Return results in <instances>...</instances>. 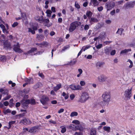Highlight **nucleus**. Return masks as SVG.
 Returning a JSON list of instances; mask_svg holds the SVG:
<instances>
[{
	"mask_svg": "<svg viewBox=\"0 0 135 135\" xmlns=\"http://www.w3.org/2000/svg\"><path fill=\"white\" fill-rule=\"evenodd\" d=\"M102 97L103 101L100 102V104L103 106L108 105L111 98L110 93L108 91L105 92L102 94Z\"/></svg>",
	"mask_w": 135,
	"mask_h": 135,
	"instance_id": "f257e3e1",
	"label": "nucleus"
},
{
	"mask_svg": "<svg viewBox=\"0 0 135 135\" xmlns=\"http://www.w3.org/2000/svg\"><path fill=\"white\" fill-rule=\"evenodd\" d=\"M89 98V94L87 93L84 92L83 93L79 98L78 100V102L81 103L85 102Z\"/></svg>",
	"mask_w": 135,
	"mask_h": 135,
	"instance_id": "f03ea898",
	"label": "nucleus"
},
{
	"mask_svg": "<svg viewBox=\"0 0 135 135\" xmlns=\"http://www.w3.org/2000/svg\"><path fill=\"white\" fill-rule=\"evenodd\" d=\"M81 24L80 22L75 21L70 24V26L69 28V30L70 32H72L74 31L77 27H78Z\"/></svg>",
	"mask_w": 135,
	"mask_h": 135,
	"instance_id": "7ed1b4c3",
	"label": "nucleus"
},
{
	"mask_svg": "<svg viewBox=\"0 0 135 135\" xmlns=\"http://www.w3.org/2000/svg\"><path fill=\"white\" fill-rule=\"evenodd\" d=\"M132 88L130 89H128L124 92L125 98L127 100L130 99L132 96Z\"/></svg>",
	"mask_w": 135,
	"mask_h": 135,
	"instance_id": "20e7f679",
	"label": "nucleus"
},
{
	"mask_svg": "<svg viewBox=\"0 0 135 135\" xmlns=\"http://www.w3.org/2000/svg\"><path fill=\"white\" fill-rule=\"evenodd\" d=\"M115 4V2L113 1L106 2L105 6L107 11L110 10L113 8L114 7Z\"/></svg>",
	"mask_w": 135,
	"mask_h": 135,
	"instance_id": "39448f33",
	"label": "nucleus"
},
{
	"mask_svg": "<svg viewBox=\"0 0 135 135\" xmlns=\"http://www.w3.org/2000/svg\"><path fill=\"white\" fill-rule=\"evenodd\" d=\"M135 4V1H130L127 3L125 4V8L126 9L128 8H133Z\"/></svg>",
	"mask_w": 135,
	"mask_h": 135,
	"instance_id": "423d86ee",
	"label": "nucleus"
},
{
	"mask_svg": "<svg viewBox=\"0 0 135 135\" xmlns=\"http://www.w3.org/2000/svg\"><path fill=\"white\" fill-rule=\"evenodd\" d=\"M98 79L100 82L103 83L107 79V77L105 75L102 74L98 77Z\"/></svg>",
	"mask_w": 135,
	"mask_h": 135,
	"instance_id": "0eeeda50",
	"label": "nucleus"
},
{
	"mask_svg": "<svg viewBox=\"0 0 135 135\" xmlns=\"http://www.w3.org/2000/svg\"><path fill=\"white\" fill-rule=\"evenodd\" d=\"M49 100V98L43 95L41 97L40 101L43 105H45L47 104V102Z\"/></svg>",
	"mask_w": 135,
	"mask_h": 135,
	"instance_id": "6e6552de",
	"label": "nucleus"
},
{
	"mask_svg": "<svg viewBox=\"0 0 135 135\" xmlns=\"http://www.w3.org/2000/svg\"><path fill=\"white\" fill-rule=\"evenodd\" d=\"M20 46L19 43H17L16 45H14L13 48V50L16 52L18 53H21L23 51L22 50L20 49Z\"/></svg>",
	"mask_w": 135,
	"mask_h": 135,
	"instance_id": "1a4fd4ad",
	"label": "nucleus"
},
{
	"mask_svg": "<svg viewBox=\"0 0 135 135\" xmlns=\"http://www.w3.org/2000/svg\"><path fill=\"white\" fill-rule=\"evenodd\" d=\"M21 123H22L25 125L31 124L32 122L28 119L26 118H24V119L21 120L20 121Z\"/></svg>",
	"mask_w": 135,
	"mask_h": 135,
	"instance_id": "9d476101",
	"label": "nucleus"
},
{
	"mask_svg": "<svg viewBox=\"0 0 135 135\" xmlns=\"http://www.w3.org/2000/svg\"><path fill=\"white\" fill-rule=\"evenodd\" d=\"M70 88L73 90H81L82 87L79 85H76L74 84L71 85L70 86Z\"/></svg>",
	"mask_w": 135,
	"mask_h": 135,
	"instance_id": "9b49d317",
	"label": "nucleus"
},
{
	"mask_svg": "<svg viewBox=\"0 0 135 135\" xmlns=\"http://www.w3.org/2000/svg\"><path fill=\"white\" fill-rule=\"evenodd\" d=\"M22 106L24 109H27L28 107V103H27V100H23L21 102Z\"/></svg>",
	"mask_w": 135,
	"mask_h": 135,
	"instance_id": "f8f14e48",
	"label": "nucleus"
},
{
	"mask_svg": "<svg viewBox=\"0 0 135 135\" xmlns=\"http://www.w3.org/2000/svg\"><path fill=\"white\" fill-rule=\"evenodd\" d=\"M4 47L5 49H10L11 48L10 43L7 41L4 42Z\"/></svg>",
	"mask_w": 135,
	"mask_h": 135,
	"instance_id": "ddd939ff",
	"label": "nucleus"
},
{
	"mask_svg": "<svg viewBox=\"0 0 135 135\" xmlns=\"http://www.w3.org/2000/svg\"><path fill=\"white\" fill-rule=\"evenodd\" d=\"M39 127L38 126H35L31 127L29 129V132L30 133L35 132L37 131Z\"/></svg>",
	"mask_w": 135,
	"mask_h": 135,
	"instance_id": "4468645a",
	"label": "nucleus"
},
{
	"mask_svg": "<svg viewBox=\"0 0 135 135\" xmlns=\"http://www.w3.org/2000/svg\"><path fill=\"white\" fill-rule=\"evenodd\" d=\"M105 64L104 62L98 61L96 64V66L97 68L99 69L103 67V65Z\"/></svg>",
	"mask_w": 135,
	"mask_h": 135,
	"instance_id": "2eb2a0df",
	"label": "nucleus"
},
{
	"mask_svg": "<svg viewBox=\"0 0 135 135\" xmlns=\"http://www.w3.org/2000/svg\"><path fill=\"white\" fill-rule=\"evenodd\" d=\"M43 17L42 16H37L35 17V20L40 23L42 22Z\"/></svg>",
	"mask_w": 135,
	"mask_h": 135,
	"instance_id": "dca6fc26",
	"label": "nucleus"
},
{
	"mask_svg": "<svg viewBox=\"0 0 135 135\" xmlns=\"http://www.w3.org/2000/svg\"><path fill=\"white\" fill-rule=\"evenodd\" d=\"M25 81L28 84L33 83V79L32 78H30L29 79H25Z\"/></svg>",
	"mask_w": 135,
	"mask_h": 135,
	"instance_id": "f3484780",
	"label": "nucleus"
},
{
	"mask_svg": "<svg viewBox=\"0 0 135 135\" xmlns=\"http://www.w3.org/2000/svg\"><path fill=\"white\" fill-rule=\"evenodd\" d=\"M0 92H1L2 94L4 95H8L9 94L8 91V90L3 89L2 88H1L0 89Z\"/></svg>",
	"mask_w": 135,
	"mask_h": 135,
	"instance_id": "a211bd4d",
	"label": "nucleus"
},
{
	"mask_svg": "<svg viewBox=\"0 0 135 135\" xmlns=\"http://www.w3.org/2000/svg\"><path fill=\"white\" fill-rule=\"evenodd\" d=\"M75 131H76L78 130H79L81 131L83 129V127L81 126V124H78V125L77 126H75Z\"/></svg>",
	"mask_w": 135,
	"mask_h": 135,
	"instance_id": "6ab92c4d",
	"label": "nucleus"
},
{
	"mask_svg": "<svg viewBox=\"0 0 135 135\" xmlns=\"http://www.w3.org/2000/svg\"><path fill=\"white\" fill-rule=\"evenodd\" d=\"M124 31V29L122 28H118L117 31L116 33L120 34L121 36L123 35L124 34L123 33V32Z\"/></svg>",
	"mask_w": 135,
	"mask_h": 135,
	"instance_id": "aec40b11",
	"label": "nucleus"
},
{
	"mask_svg": "<svg viewBox=\"0 0 135 135\" xmlns=\"http://www.w3.org/2000/svg\"><path fill=\"white\" fill-rule=\"evenodd\" d=\"M0 27L2 29L3 32L4 33H8V31L6 30L5 26L3 24H0Z\"/></svg>",
	"mask_w": 135,
	"mask_h": 135,
	"instance_id": "412c9836",
	"label": "nucleus"
},
{
	"mask_svg": "<svg viewBox=\"0 0 135 135\" xmlns=\"http://www.w3.org/2000/svg\"><path fill=\"white\" fill-rule=\"evenodd\" d=\"M42 85L41 83L38 82L34 85L33 88L35 89H37V88L42 86Z\"/></svg>",
	"mask_w": 135,
	"mask_h": 135,
	"instance_id": "4be33fe9",
	"label": "nucleus"
},
{
	"mask_svg": "<svg viewBox=\"0 0 135 135\" xmlns=\"http://www.w3.org/2000/svg\"><path fill=\"white\" fill-rule=\"evenodd\" d=\"M104 23L103 22L98 23L96 25V28L98 29L104 26Z\"/></svg>",
	"mask_w": 135,
	"mask_h": 135,
	"instance_id": "5701e85b",
	"label": "nucleus"
},
{
	"mask_svg": "<svg viewBox=\"0 0 135 135\" xmlns=\"http://www.w3.org/2000/svg\"><path fill=\"white\" fill-rule=\"evenodd\" d=\"M36 38L38 40L41 41L43 40L44 37L43 35H42L37 34Z\"/></svg>",
	"mask_w": 135,
	"mask_h": 135,
	"instance_id": "b1692460",
	"label": "nucleus"
},
{
	"mask_svg": "<svg viewBox=\"0 0 135 135\" xmlns=\"http://www.w3.org/2000/svg\"><path fill=\"white\" fill-rule=\"evenodd\" d=\"M111 51L110 48L106 47L104 49V53L107 55H109Z\"/></svg>",
	"mask_w": 135,
	"mask_h": 135,
	"instance_id": "393cba45",
	"label": "nucleus"
},
{
	"mask_svg": "<svg viewBox=\"0 0 135 135\" xmlns=\"http://www.w3.org/2000/svg\"><path fill=\"white\" fill-rule=\"evenodd\" d=\"M27 103H28L29 104H30L31 105H34L35 104L36 102L35 99H31V100L27 99Z\"/></svg>",
	"mask_w": 135,
	"mask_h": 135,
	"instance_id": "a878e982",
	"label": "nucleus"
},
{
	"mask_svg": "<svg viewBox=\"0 0 135 135\" xmlns=\"http://www.w3.org/2000/svg\"><path fill=\"white\" fill-rule=\"evenodd\" d=\"M91 2L93 4L94 6H97L99 4L97 0H91Z\"/></svg>",
	"mask_w": 135,
	"mask_h": 135,
	"instance_id": "bb28decb",
	"label": "nucleus"
},
{
	"mask_svg": "<svg viewBox=\"0 0 135 135\" xmlns=\"http://www.w3.org/2000/svg\"><path fill=\"white\" fill-rule=\"evenodd\" d=\"M92 13L90 11H87L86 13V16L89 18H90L92 16Z\"/></svg>",
	"mask_w": 135,
	"mask_h": 135,
	"instance_id": "cd10ccee",
	"label": "nucleus"
},
{
	"mask_svg": "<svg viewBox=\"0 0 135 135\" xmlns=\"http://www.w3.org/2000/svg\"><path fill=\"white\" fill-rule=\"evenodd\" d=\"M96 131L95 129H92L90 132V135H96Z\"/></svg>",
	"mask_w": 135,
	"mask_h": 135,
	"instance_id": "c85d7f7f",
	"label": "nucleus"
},
{
	"mask_svg": "<svg viewBox=\"0 0 135 135\" xmlns=\"http://www.w3.org/2000/svg\"><path fill=\"white\" fill-rule=\"evenodd\" d=\"M103 129L104 130L109 132L110 130V128L109 127L104 126L103 128Z\"/></svg>",
	"mask_w": 135,
	"mask_h": 135,
	"instance_id": "c756f323",
	"label": "nucleus"
},
{
	"mask_svg": "<svg viewBox=\"0 0 135 135\" xmlns=\"http://www.w3.org/2000/svg\"><path fill=\"white\" fill-rule=\"evenodd\" d=\"M46 13L47 14V16L49 17H50L51 15V14L52 12L50 10H47L46 11Z\"/></svg>",
	"mask_w": 135,
	"mask_h": 135,
	"instance_id": "7c9ffc66",
	"label": "nucleus"
},
{
	"mask_svg": "<svg viewBox=\"0 0 135 135\" xmlns=\"http://www.w3.org/2000/svg\"><path fill=\"white\" fill-rule=\"evenodd\" d=\"M131 51V49H125L124 50L122 51H121V54H123L128 52L129 51Z\"/></svg>",
	"mask_w": 135,
	"mask_h": 135,
	"instance_id": "2f4dec72",
	"label": "nucleus"
},
{
	"mask_svg": "<svg viewBox=\"0 0 135 135\" xmlns=\"http://www.w3.org/2000/svg\"><path fill=\"white\" fill-rule=\"evenodd\" d=\"M78 115V113L76 112H71L70 114V116L73 117L74 116H76Z\"/></svg>",
	"mask_w": 135,
	"mask_h": 135,
	"instance_id": "473e14b6",
	"label": "nucleus"
},
{
	"mask_svg": "<svg viewBox=\"0 0 135 135\" xmlns=\"http://www.w3.org/2000/svg\"><path fill=\"white\" fill-rule=\"evenodd\" d=\"M98 21V20L96 18H91L90 22H97Z\"/></svg>",
	"mask_w": 135,
	"mask_h": 135,
	"instance_id": "72a5a7b5",
	"label": "nucleus"
},
{
	"mask_svg": "<svg viewBox=\"0 0 135 135\" xmlns=\"http://www.w3.org/2000/svg\"><path fill=\"white\" fill-rule=\"evenodd\" d=\"M75 125L73 124H71L69 126V128L73 130H75Z\"/></svg>",
	"mask_w": 135,
	"mask_h": 135,
	"instance_id": "f704fd0d",
	"label": "nucleus"
},
{
	"mask_svg": "<svg viewBox=\"0 0 135 135\" xmlns=\"http://www.w3.org/2000/svg\"><path fill=\"white\" fill-rule=\"evenodd\" d=\"M0 60L2 61L6 60L5 56H4L0 55Z\"/></svg>",
	"mask_w": 135,
	"mask_h": 135,
	"instance_id": "c9c22d12",
	"label": "nucleus"
},
{
	"mask_svg": "<svg viewBox=\"0 0 135 135\" xmlns=\"http://www.w3.org/2000/svg\"><path fill=\"white\" fill-rule=\"evenodd\" d=\"M62 95L63 96L65 97V99H68L69 96L68 95H66L65 92H63L62 93Z\"/></svg>",
	"mask_w": 135,
	"mask_h": 135,
	"instance_id": "e433bc0d",
	"label": "nucleus"
},
{
	"mask_svg": "<svg viewBox=\"0 0 135 135\" xmlns=\"http://www.w3.org/2000/svg\"><path fill=\"white\" fill-rule=\"evenodd\" d=\"M15 122V121H11L9 122V127L8 129H9L11 127V125L14 124Z\"/></svg>",
	"mask_w": 135,
	"mask_h": 135,
	"instance_id": "4c0bfd02",
	"label": "nucleus"
},
{
	"mask_svg": "<svg viewBox=\"0 0 135 135\" xmlns=\"http://www.w3.org/2000/svg\"><path fill=\"white\" fill-rule=\"evenodd\" d=\"M127 61L129 62L130 63V65H129V67L130 68H132L133 67V65L132 61L130 59H128Z\"/></svg>",
	"mask_w": 135,
	"mask_h": 135,
	"instance_id": "58836bf2",
	"label": "nucleus"
},
{
	"mask_svg": "<svg viewBox=\"0 0 135 135\" xmlns=\"http://www.w3.org/2000/svg\"><path fill=\"white\" fill-rule=\"evenodd\" d=\"M7 95L6 96V97H4L3 99V100H6L8 99L9 98H10L11 97V96L10 95Z\"/></svg>",
	"mask_w": 135,
	"mask_h": 135,
	"instance_id": "ea45409f",
	"label": "nucleus"
},
{
	"mask_svg": "<svg viewBox=\"0 0 135 135\" xmlns=\"http://www.w3.org/2000/svg\"><path fill=\"white\" fill-rule=\"evenodd\" d=\"M49 22V20L48 19H44L43 18V21L42 22H44L45 23H48Z\"/></svg>",
	"mask_w": 135,
	"mask_h": 135,
	"instance_id": "a19ab883",
	"label": "nucleus"
},
{
	"mask_svg": "<svg viewBox=\"0 0 135 135\" xmlns=\"http://www.w3.org/2000/svg\"><path fill=\"white\" fill-rule=\"evenodd\" d=\"M72 123L76 124H79L80 123L79 121L77 120H74L73 121Z\"/></svg>",
	"mask_w": 135,
	"mask_h": 135,
	"instance_id": "79ce46f5",
	"label": "nucleus"
},
{
	"mask_svg": "<svg viewBox=\"0 0 135 135\" xmlns=\"http://www.w3.org/2000/svg\"><path fill=\"white\" fill-rule=\"evenodd\" d=\"M66 131V128L65 127H62L61 128V132L62 133H64Z\"/></svg>",
	"mask_w": 135,
	"mask_h": 135,
	"instance_id": "37998d69",
	"label": "nucleus"
},
{
	"mask_svg": "<svg viewBox=\"0 0 135 135\" xmlns=\"http://www.w3.org/2000/svg\"><path fill=\"white\" fill-rule=\"evenodd\" d=\"M28 31L29 32H31L33 34H34L35 33V31L30 28H28Z\"/></svg>",
	"mask_w": 135,
	"mask_h": 135,
	"instance_id": "c03bdc74",
	"label": "nucleus"
},
{
	"mask_svg": "<svg viewBox=\"0 0 135 135\" xmlns=\"http://www.w3.org/2000/svg\"><path fill=\"white\" fill-rule=\"evenodd\" d=\"M11 112V110L9 109H7L6 110L4 111V113L5 114H6L8 113H10Z\"/></svg>",
	"mask_w": 135,
	"mask_h": 135,
	"instance_id": "a18cd8bd",
	"label": "nucleus"
},
{
	"mask_svg": "<svg viewBox=\"0 0 135 135\" xmlns=\"http://www.w3.org/2000/svg\"><path fill=\"white\" fill-rule=\"evenodd\" d=\"M69 47V45H66V46L64 47H63V48L61 50V51L62 52V51H65L66 49L68 48Z\"/></svg>",
	"mask_w": 135,
	"mask_h": 135,
	"instance_id": "49530a36",
	"label": "nucleus"
},
{
	"mask_svg": "<svg viewBox=\"0 0 135 135\" xmlns=\"http://www.w3.org/2000/svg\"><path fill=\"white\" fill-rule=\"evenodd\" d=\"M89 27V25H86L84 26V29L85 30H88Z\"/></svg>",
	"mask_w": 135,
	"mask_h": 135,
	"instance_id": "de8ad7c7",
	"label": "nucleus"
},
{
	"mask_svg": "<svg viewBox=\"0 0 135 135\" xmlns=\"http://www.w3.org/2000/svg\"><path fill=\"white\" fill-rule=\"evenodd\" d=\"M102 46V44H99L96 46V47L97 49H100Z\"/></svg>",
	"mask_w": 135,
	"mask_h": 135,
	"instance_id": "09e8293b",
	"label": "nucleus"
},
{
	"mask_svg": "<svg viewBox=\"0 0 135 135\" xmlns=\"http://www.w3.org/2000/svg\"><path fill=\"white\" fill-rule=\"evenodd\" d=\"M80 84L81 86H83L85 85V83L84 81H81L80 82Z\"/></svg>",
	"mask_w": 135,
	"mask_h": 135,
	"instance_id": "8fccbe9b",
	"label": "nucleus"
},
{
	"mask_svg": "<svg viewBox=\"0 0 135 135\" xmlns=\"http://www.w3.org/2000/svg\"><path fill=\"white\" fill-rule=\"evenodd\" d=\"M25 113H23L22 114H19L17 115V116H19L20 117L19 118H20V117H23V116H24L25 115Z\"/></svg>",
	"mask_w": 135,
	"mask_h": 135,
	"instance_id": "3c124183",
	"label": "nucleus"
},
{
	"mask_svg": "<svg viewBox=\"0 0 135 135\" xmlns=\"http://www.w3.org/2000/svg\"><path fill=\"white\" fill-rule=\"evenodd\" d=\"M115 53V50H112L110 52V55H114Z\"/></svg>",
	"mask_w": 135,
	"mask_h": 135,
	"instance_id": "603ef678",
	"label": "nucleus"
},
{
	"mask_svg": "<svg viewBox=\"0 0 135 135\" xmlns=\"http://www.w3.org/2000/svg\"><path fill=\"white\" fill-rule=\"evenodd\" d=\"M105 33L104 32H102L100 33V35L101 36L103 37H105Z\"/></svg>",
	"mask_w": 135,
	"mask_h": 135,
	"instance_id": "864d4df0",
	"label": "nucleus"
},
{
	"mask_svg": "<svg viewBox=\"0 0 135 135\" xmlns=\"http://www.w3.org/2000/svg\"><path fill=\"white\" fill-rule=\"evenodd\" d=\"M18 23L17 22H15L12 25V26L13 27H15L18 25Z\"/></svg>",
	"mask_w": 135,
	"mask_h": 135,
	"instance_id": "5fc2aeb1",
	"label": "nucleus"
},
{
	"mask_svg": "<svg viewBox=\"0 0 135 135\" xmlns=\"http://www.w3.org/2000/svg\"><path fill=\"white\" fill-rule=\"evenodd\" d=\"M75 6L77 8L79 9L80 8V6L78 3H76V2L75 4Z\"/></svg>",
	"mask_w": 135,
	"mask_h": 135,
	"instance_id": "6e6d98bb",
	"label": "nucleus"
},
{
	"mask_svg": "<svg viewBox=\"0 0 135 135\" xmlns=\"http://www.w3.org/2000/svg\"><path fill=\"white\" fill-rule=\"evenodd\" d=\"M74 135H82V133L80 132H76Z\"/></svg>",
	"mask_w": 135,
	"mask_h": 135,
	"instance_id": "4d7b16f0",
	"label": "nucleus"
},
{
	"mask_svg": "<svg viewBox=\"0 0 135 135\" xmlns=\"http://www.w3.org/2000/svg\"><path fill=\"white\" fill-rule=\"evenodd\" d=\"M45 34V35L47 36L49 34V31L47 30H46L44 31Z\"/></svg>",
	"mask_w": 135,
	"mask_h": 135,
	"instance_id": "13d9d810",
	"label": "nucleus"
},
{
	"mask_svg": "<svg viewBox=\"0 0 135 135\" xmlns=\"http://www.w3.org/2000/svg\"><path fill=\"white\" fill-rule=\"evenodd\" d=\"M64 110V109L63 108H61L60 109V110L58 111V113H61L63 112Z\"/></svg>",
	"mask_w": 135,
	"mask_h": 135,
	"instance_id": "bf43d9fd",
	"label": "nucleus"
},
{
	"mask_svg": "<svg viewBox=\"0 0 135 135\" xmlns=\"http://www.w3.org/2000/svg\"><path fill=\"white\" fill-rule=\"evenodd\" d=\"M41 44L42 45L47 46L48 45V43L47 42L44 41Z\"/></svg>",
	"mask_w": 135,
	"mask_h": 135,
	"instance_id": "052dcab7",
	"label": "nucleus"
},
{
	"mask_svg": "<svg viewBox=\"0 0 135 135\" xmlns=\"http://www.w3.org/2000/svg\"><path fill=\"white\" fill-rule=\"evenodd\" d=\"M91 47V46L90 45L86 46L85 47L84 49L83 48V51H84L85 50H87V49Z\"/></svg>",
	"mask_w": 135,
	"mask_h": 135,
	"instance_id": "680f3d73",
	"label": "nucleus"
},
{
	"mask_svg": "<svg viewBox=\"0 0 135 135\" xmlns=\"http://www.w3.org/2000/svg\"><path fill=\"white\" fill-rule=\"evenodd\" d=\"M103 7L102 6L99 7L98 8V10L99 11H100L103 10Z\"/></svg>",
	"mask_w": 135,
	"mask_h": 135,
	"instance_id": "e2e57ef3",
	"label": "nucleus"
},
{
	"mask_svg": "<svg viewBox=\"0 0 135 135\" xmlns=\"http://www.w3.org/2000/svg\"><path fill=\"white\" fill-rule=\"evenodd\" d=\"M105 23L108 24H110L111 22V21L110 20H106L105 21Z\"/></svg>",
	"mask_w": 135,
	"mask_h": 135,
	"instance_id": "0e129e2a",
	"label": "nucleus"
},
{
	"mask_svg": "<svg viewBox=\"0 0 135 135\" xmlns=\"http://www.w3.org/2000/svg\"><path fill=\"white\" fill-rule=\"evenodd\" d=\"M70 97L71 100H73L75 97V96L74 94H71L70 96Z\"/></svg>",
	"mask_w": 135,
	"mask_h": 135,
	"instance_id": "69168bd1",
	"label": "nucleus"
},
{
	"mask_svg": "<svg viewBox=\"0 0 135 135\" xmlns=\"http://www.w3.org/2000/svg\"><path fill=\"white\" fill-rule=\"evenodd\" d=\"M8 102L7 101H5L3 102V104L5 106H7L8 105Z\"/></svg>",
	"mask_w": 135,
	"mask_h": 135,
	"instance_id": "338daca9",
	"label": "nucleus"
},
{
	"mask_svg": "<svg viewBox=\"0 0 135 135\" xmlns=\"http://www.w3.org/2000/svg\"><path fill=\"white\" fill-rule=\"evenodd\" d=\"M21 103L20 102H17L16 104V107H19Z\"/></svg>",
	"mask_w": 135,
	"mask_h": 135,
	"instance_id": "774afa93",
	"label": "nucleus"
}]
</instances>
